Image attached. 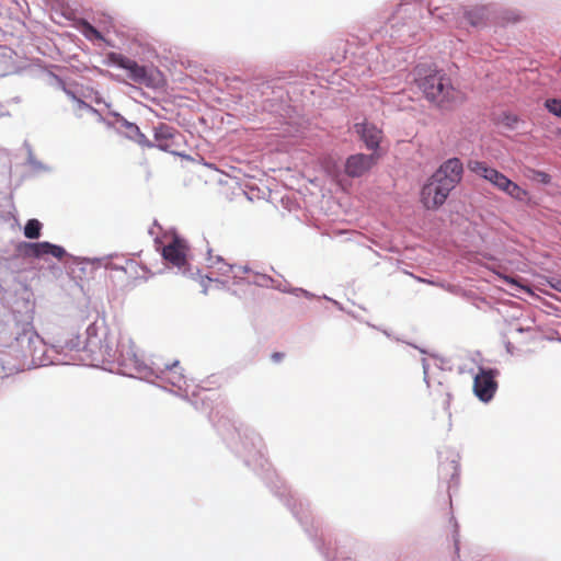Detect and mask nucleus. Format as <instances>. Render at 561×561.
I'll return each mask as SVG.
<instances>
[{
  "mask_svg": "<svg viewBox=\"0 0 561 561\" xmlns=\"http://www.w3.org/2000/svg\"><path fill=\"white\" fill-rule=\"evenodd\" d=\"M425 98L440 108H451L463 100L462 93L454 88L450 79L442 71H432L417 81Z\"/></svg>",
  "mask_w": 561,
  "mask_h": 561,
  "instance_id": "obj_1",
  "label": "nucleus"
},
{
  "mask_svg": "<svg viewBox=\"0 0 561 561\" xmlns=\"http://www.w3.org/2000/svg\"><path fill=\"white\" fill-rule=\"evenodd\" d=\"M468 169L476 175L484 179L492 184L496 190L505 193L510 197L518 202H525L529 197V193L520 187L517 183L510 180L505 174L499 170L489 167L483 161L470 160Z\"/></svg>",
  "mask_w": 561,
  "mask_h": 561,
  "instance_id": "obj_2",
  "label": "nucleus"
},
{
  "mask_svg": "<svg viewBox=\"0 0 561 561\" xmlns=\"http://www.w3.org/2000/svg\"><path fill=\"white\" fill-rule=\"evenodd\" d=\"M278 494L279 501L290 510L307 535L314 541L317 549L328 559V553L323 551L322 545L317 541L319 527L314 525V518L308 508V504L304 503L302 500L297 496V493Z\"/></svg>",
  "mask_w": 561,
  "mask_h": 561,
  "instance_id": "obj_3",
  "label": "nucleus"
},
{
  "mask_svg": "<svg viewBox=\"0 0 561 561\" xmlns=\"http://www.w3.org/2000/svg\"><path fill=\"white\" fill-rule=\"evenodd\" d=\"M107 60L110 64L125 69L128 73V78L134 82L148 88L156 85L154 75L148 71L145 66H140L136 60L114 51L107 54Z\"/></svg>",
  "mask_w": 561,
  "mask_h": 561,
  "instance_id": "obj_4",
  "label": "nucleus"
},
{
  "mask_svg": "<svg viewBox=\"0 0 561 561\" xmlns=\"http://www.w3.org/2000/svg\"><path fill=\"white\" fill-rule=\"evenodd\" d=\"M451 190L433 175L421 191V202L426 209H437L447 199Z\"/></svg>",
  "mask_w": 561,
  "mask_h": 561,
  "instance_id": "obj_5",
  "label": "nucleus"
},
{
  "mask_svg": "<svg viewBox=\"0 0 561 561\" xmlns=\"http://www.w3.org/2000/svg\"><path fill=\"white\" fill-rule=\"evenodd\" d=\"M188 244L186 240L178 234H173L171 240L162 248V257L179 268L187 263Z\"/></svg>",
  "mask_w": 561,
  "mask_h": 561,
  "instance_id": "obj_6",
  "label": "nucleus"
},
{
  "mask_svg": "<svg viewBox=\"0 0 561 561\" xmlns=\"http://www.w3.org/2000/svg\"><path fill=\"white\" fill-rule=\"evenodd\" d=\"M463 167L458 158H451L445 161L433 174L437 180L447 185L451 191L462 179Z\"/></svg>",
  "mask_w": 561,
  "mask_h": 561,
  "instance_id": "obj_7",
  "label": "nucleus"
},
{
  "mask_svg": "<svg viewBox=\"0 0 561 561\" xmlns=\"http://www.w3.org/2000/svg\"><path fill=\"white\" fill-rule=\"evenodd\" d=\"M497 382L493 370L481 369L473 380L474 394L483 402H489L495 394Z\"/></svg>",
  "mask_w": 561,
  "mask_h": 561,
  "instance_id": "obj_8",
  "label": "nucleus"
},
{
  "mask_svg": "<svg viewBox=\"0 0 561 561\" xmlns=\"http://www.w3.org/2000/svg\"><path fill=\"white\" fill-rule=\"evenodd\" d=\"M379 156L376 153H356L347 158L345 173L351 178H359L367 173L377 162Z\"/></svg>",
  "mask_w": 561,
  "mask_h": 561,
  "instance_id": "obj_9",
  "label": "nucleus"
},
{
  "mask_svg": "<svg viewBox=\"0 0 561 561\" xmlns=\"http://www.w3.org/2000/svg\"><path fill=\"white\" fill-rule=\"evenodd\" d=\"M355 133L365 142L367 149L377 150L382 139V130L375 124L364 121L354 125Z\"/></svg>",
  "mask_w": 561,
  "mask_h": 561,
  "instance_id": "obj_10",
  "label": "nucleus"
},
{
  "mask_svg": "<svg viewBox=\"0 0 561 561\" xmlns=\"http://www.w3.org/2000/svg\"><path fill=\"white\" fill-rule=\"evenodd\" d=\"M25 253L33 257H45L46 255H51L58 260H61L66 255V251L62 247L51 244L47 241L27 243Z\"/></svg>",
  "mask_w": 561,
  "mask_h": 561,
  "instance_id": "obj_11",
  "label": "nucleus"
},
{
  "mask_svg": "<svg viewBox=\"0 0 561 561\" xmlns=\"http://www.w3.org/2000/svg\"><path fill=\"white\" fill-rule=\"evenodd\" d=\"M460 456L457 453L448 451L440 461L439 473L444 478H450L451 481L458 479Z\"/></svg>",
  "mask_w": 561,
  "mask_h": 561,
  "instance_id": "obj_12",
  "label": "nucleus"
},
{
  "mask_svg": "<svg viewBox=\"0 0 561 561\" xmlns=\"http://www.w3.org/2000/svg\"><path fill=\"white\" fill-rule=\"evenodd\" d=\"M122 270L125 272L127 277L134 283H136L137 280L146 282L153 275L151 271H149L146 266L140 265L135 260L126 261Z\"/></svg>",
  "mask_w": 561,
  "mask_h": 561,
  "instance_id": "obj_13",
  "label": "nucleus"
},
{
  "mask_svg": "<svg viewBox=\"0 0 561 561\" xmlns=\"http://www.w3.org/2000/svg\"><path fill=\"white\" fill-rule=\"evenodd\" d=\"M489 16L490 10L486 5H476L465 11V18L474 27L484 26Z\"/></svg>",
  "mask_w": 561,
  "mask_h": 561,
  "instance_id": "obj_14",
  "label": "nucleus"
},
{
  "mask_svg": "<svg viewBox=\"0 0 561 561\" xmlns=\"http://www.w3.org/2000/svg\"><path fill=\"white\" fill-rule=\"evenodd\" d=\"M165 378L175 387L182 388V385L185 383V376L183 374V368L181 367L178 360L173 362L171 365H165Z\"/></svg>",
  "mask_w": 561,
  "mask_h": 561,
  "instance_id": "obj_15",
  "label": "nucleus"
},
{
  "mask_svg": "<svg viewBox=\"0 0 561 561\" xmlns=\"http://www.w3.org/2000/svg\"><path fill=\"white\" fill-rule=\"evenodd\" d=\"M173 138V128L167 124H159L154 127V139L158 141V147L167 150L170 147L169 140Z\"/></svg>",
  "mask_w": 561,
  "mask_h": 561,
  "instance_id": "obj_16",
  "label": "nucleus"
},
{
  "mask_svg": "<svg viewBox=\"0 0 561 561\" xmlns=\"http://www.w3.org/2000/svg\"><path fill=\"white\" fill-rule=\"evenodd\" d=\"M81 34L89 41H104L103 35L89 22L81 21L79 24Z\"/></svg>",
  "mask_w": 561,
  "mask_h": 561,
  "instance_id": "obj_17",
  "label": "nucleus"
},
{
  "mask_svg": "<svg viewBox=\"0 0 561 561\" xmlns=\"http://www.w3.org/2000/svg\"><path fill=\"white\" fill-rule=\"evenodd\" d=\"M41 230L42 224L37 219H30L24 227V236L28 239H37Z\"/></svg>",
  "mask_w": 561,
  "mask_h": 561,
  "instance_id": "obj_18",
  "label": "nucleus"
},
{
  "mask_svg": "<svg viewBox=\"0 0 561 561\" xmlns=\"http://www.w3.org/2000/svg\"><path fill=\"white\" fill-rule=\"evenodd\" d=\"M522 14L516 10H506L500 16V23L506 25L508 23H517L522 21Z\"/></svg>",
  "mask_w": 561,
  "mask_h": 561,
  "instance_id": "obj_19",
  "label": "nucleus"
},
{
  "mask_svg": "<svg viewBox=\"0 0 561 561\" xmlns=\"http://www.w3.org/2000/svg\"><path fill=\"white\" fill-rule=\"evenodd\" d=\"M545 107L549 113L561 118V99H547L545 101Z\"/></svg>",
  "mask_w": 561,
  "mask_h": 561,
  "instance_id": "obj_20",
  "label": "nucleus"
},
{
  "mask_svg": "<svg viewBox=\"0 0 561 561\" xmlns=\"http://www.w3.org/2000/svg\"><path fill=\"white\" fill-rule=\"evenodd\" d=\"M114 356L113 354V350L112 347H110L108 345H101L100 346V350H99V354L93 357V360H98V362H108L110 359H112Z\"/></svg>",
  "mask_w": 561,
  "mask_h": 561,
  "instance_id": "obj_21",
  "label": "nucleus"
},
{
  "mask_svg": "<svg viewBox=\"0 0 561 561\" xmlns=\"http://www.w3.org/2000/svg\"><path fill=\"white\" fill-rule=\"evenodd\" d=\"M450 522L453 523L451 537L455 547V554L457 556V558H459V525L454 516H451Z\"/></svg>",
  "mask_w": 561,
  "mask_h": 561,
  "instance_id": "obj_22",
  "label": "nucleus"
},
{
  "mask_svg": "<svg viewBox=\"0 0 561 561\" xmlns=\"http://www.w3.org/2000/svg\"><path fill=\"white\" fill-rule=\"evenodd\" d=\"M230 272L232 273L233 277L242 278L244 275H248L251 270L248 265L232 264L230 265Z\"/></svg>",
  "mask_w": 561,
  "mask_h": 561,
  "instance_id": "obj_23",
  "label": "nucleus"
},
{
  "mask_svg": "<svg viewBox=\"0 0 561 561\" xmlns=\"http://www.w3.org/2000/svg\"><path fill=\"white\" fill-rule=\"evenodd\" d=\"M506 284L516 287L518 289L526 290L527 293H530V289L526 286L520 285L515 278L506 276V275H499Z\"/></svg>",
  "mask_w": 561,
  "mask_h": 561,
  "instance_id": "obj_24",
  "label": "nucleus"
},
{
  "mask_svg": "<svg viewBox=\"0 0 561 561\" xmlns=\"http://www.w3.org/2000/svg\"><path fill=\"white\" fill-rule=\"evenodd\" d=\"M536 176L543 184H548L551 181V176L543 171H537Z\"/></svg>",
  "mask_w": 561,
  "mask_h": 561,
  "instance_id": "obj_25",
  "label": "nucleus"
},
{
  "mask_svg": "<svg viewBox=\"0 0 561 561\" xmlns=\"http://www.w3.org/2000/svg\"><path fill=\"white\" fill-rule=\"evenodd\" d=\"M79 337L75 336L70 341L66 342L65 347L69 351L76 350L79 346Z\"/></svg>",
  "mask_w": 561,
  "mask_h": 561,
  "instance_id": "obj_26",
  "label": "nucleus"
},
{
  "mask_svg": "<svg viewBox=\"0 0 561 561\" xmlns=\"http://www.w3.org/2000/svg\"><path fill=\"white\" fill-rule=\"evenodd\" d=\"M548 283L553 289L561 293V278H551Z\"/></svg>",
  "mask_w": 561,
  "mask_h": 561,
  "instance_id": "obj_27",
  "label": "nucleus"
},
{
  "mask_svg": "<svg viewBox=\"0 0 561 561\" xmlns=\"http://www.w3.org/2000/svg\"><path fill=\"white\" fill-rule=\"evenodd\" d=\"M284 357H285V354L280 353V352H275L272 354V360L275 363H279L280 360H283Z\"/></svg>",
  "mask_w": 561,
  "mask_h": 561,
  "instance_id": "obj_28",
  "label": "nucleus"
},
{
  "mask_svg": "<svg viewBox=\"0 0 561 561\" xmlns=\"http://www.w3.org/2000/svg\"><path fill=\"white\" fill-rule=\"evenodd\" d=\"M506 119H507L508 126H513L514 124H516L518 122V117L516 115H507Z\"/></svg>",
  "mask_w": 561,
  "mask_h": 561,
  "instance_id": "obj_29",
  "label": "nucleus"
},
{
  "mask_svg": "<svg viewBox=\"0 0 561 561\" xmlns=\"http://www.w3.org/2000/svg\"><path fill=\"white\" fill-rule=\"evenodd\" d=\"M446 502H449V504L451 505V496H450V493H446V499H445Z\"/></svg>",
  "mask_w": 561,
  "mask_h": 561,
  "instance_id": "obj_30",
  "label": "nucleus"
}]
</instances>
